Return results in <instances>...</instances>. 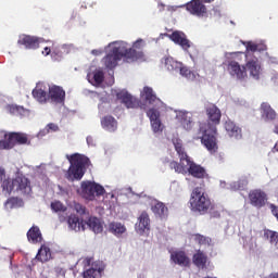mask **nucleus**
Here are the masks:
<instances>
[{
  "label": "nucleus",
  "instance_id": "1",
  "mask_svg": "<svg viewBox=\"0 0 278 278\" xmlns=\"http://www.w3.org/2000/svg\"><path fill=\"white\" fill-rule=\"evenodd\" d=\"M207 116V123H200L199 126V136L195 137L197 140H201V143L210 153H216L218 151V136L217 125H220V118L223 113L220 109L214 103L207 102L204 106Z\"/></svg>",
  "mask_w": 278,
  "mask_h": 278
},
{
  "label": "nucleus",
  "instance_id": "2",
  "mask_svg": "<svg viewBox=\"0 0 278 278\" xmlns=\"http://www.w3.org/2000/svg\"><path fill=\"white\" fill-rule=\"evenodd\" d=\"M173 144L180 162L172 161L169 163V168L180 175H186V173H189V175L195 179H205V177H207L205 167L190 160V156H188V153H186V149H184L181 139H173Z\"/></svg>",
  "mask_w": 278,
  "mask_h": 278
},
{
  "label": "nucleus",
  "instance_id": "3",
  "mask_svg": "<svg viewBox=\"0 0 278 278\" xmlns=\"http://www.w3.org/2000/svg\"><path fill=\"white\" fill-rule=\"evenodd\" d=\"M110 47H113L111 52L102 59L104 66L110 71L116 68V66H118V62H121L123 58L126 62H138V60H144V52L127 49V46H125L124 42H113Z\"/></svg>",
  "mask_w": 278,
  "mask_h": 278
},
{
  "label": "nucleus",
  "instance_id": "4",
  "mask_svg": "<svg viewBox=\"0 0 278 278\" xmlns=\"http://www.w3.org/2000/svg\"><path fill=\"white\" fill-rule=\"evenodd\" d=\"M67 160L70 162V167L66 173V179L68 181H79L86 175V168L90 166V159L84 154L74 153L72 155H67Z\"/></svg>",
  "mask_w": 278,
  "mask_h": 278
},
{
  "label": "nucleus",
  "instance_id": "5",
  "mask_svg": "<svg viewBox=\"0 0 278 278\" xmlns=\"http://www.w3.org/2000/svg\"><path fill=\"white\" fill-rule=\"evenodd\" d=\"M13 190L21 192V194H29L31 192V182L25 176H16L14 179H5L2 182V192L12 194Z\"/></svg>",
  "mask_w": 278,
  "mask_h": 278
},
{
  "label": "nucleus",
  "instance_id": "6",
  "mask_svg": "<svg viewBox=\"0 0 278 278\" xmlns=\"http://www.w3.org/2000/svg\"><path fill=\"white\" fill-rule=\"evenodd\" d=\"M190 207L192 212L199 214H207L212 208V200L199 187L194 188L190 198Z\"/></svg>",
  "mask_w": 278,
  "mask_h": 278
},
{
  "label": "nucleus",
  "instance_id": "7",
  "mask_svg": "<svg viewBox=\"0 0 278 278\" xmlns=\"http://www.w3.org/2000/svg\"><path fill=\"white\" fill-rule=\"evenodd\" d=\"M81 194L87 201H94L96 197H103L105 194V188L97 182L83 181Z\"/></svg>",
  "mask_w": 278,
  "mask_h": 278
},
{
  "label": "nucleus",
  "instance_id": "8",
  "mask_svg": "<svg viewBox=\"0 0 278 278\" xmlns=\"http://www.w3.org/2000/svg\"><path fill=\"white\" fill-rule=\"evenodd\" d=\"M248 197L250 205L256 207V210H262V207H265L266 203H268V194H266L262 189L251 190Z\"/></svg>",
  "mask_w": 278,
  "mask_h": 278
},
{
  "label": "nucleus",
  "instance_id": "9",
  "mask_svg": "<svg viewBox=\"0 0 278 278\" xmlns=\"http://www.w3.org/2000/svg\"><path fill=\"white\" fill-rule=\"evenodd\" d=\"M116 99L121 101L127 110H137V108H140V99L131 96V93L126 90L118 91Z\"/></svg>",
  "mask_w": 278,
  "mask_h": 278
},
{
  "label": "nucleus",
  "instance_id": "10",
  "mask_svg": "<svg viewBox=\"0 0 278 278\" xmlns=\"http://www.w3.org/2000/svg\"><path fill=\"white\" fill-rule=\"evenodd\" d=\"M147 116L150 118L153 132L162 134L164 131V125L162 124V119H160V111L152 108L147 112Z\"/></svg>",
  "mask_w": 278,
  "mask_h": 278
},
{
  "label": "nucleus",
  "instance_id": "11",
  "mask_svg": "<svg viewBox=\"0 0 278 278\" xmlns=\"http://www.w3.org/2000/svg\"><path fill=\"white\" fill-rule=\"evenodd\" d=\"M135 228L137 233H140V236L144 235L146 231L151 230V217H149V213H147V211L140 213Z\"/></svg>",
  "mask_w": 278,
  "mask_h": 278
},
{
  "label": "nucleus",
  "instance_id": "12",
  "mask_svg": "<svg viewBox=\"0 0 278 278\" xmlns=\"http://www.w3.org/2000/svg\"><path fill=\"white\" fill-rule=\"evenodd\" d=\"M228 72L231 75V77H236L237 79H247V66L241 65L237 61H230L228 62Z\"/></svg>",
  "mask_w": 278,
  "mask_h": 278
},
{
  "label": "nucleus",
  "instance_id": "13",
  "mask_svg": "<svg viewBox=\"0 0 278 278\" xmlns=\"http://www.w3.org/2000/svg\"><path fill=\"white\" fill-rule=\"evenodd\" d=\"M48 99L52 101V103L64 104L66 101V91L60 86H52L49 88Z\"/></svg>",
  "mask_w": 278,
  "mask_h": 278
},
{
  "label": "nucleus",
  "instance_id": "14",
  "mask_svg": "<svg viewBox=\"0 0 278 278\" xmlns=\"http://www.w3.org/2000/svg\"><path fill=\"white\" fill-rule=\"evenodd\" d=\"M186 8L187 11L194 16H204L205 14H207V8H205V4H203L201 0L190 1L187 3Z\"/></svg>",
  "mask_w": 278,
  "mask_h": 278
},
{
  "label": "nucleus",
  "instance_id": "15",
  "mask_svg": "<svg viewBox=\"0 0 278 278\" xmlns=\"http://www.w3.org/2000/svg\"><path fill=\"white\" fill-rule=\"evenodd\" d=\"M168 38L169 40H172V42H175V45H179V47H181L184 51H188V49H190L191 47L190 40H188L186 34L179 30H176L173 34H170Z\"/></svg>",
  "mask_w": 278,
  "mask_h": 278
},
{
  "label": "nucleus",
  "instance_id": "16",
  "mask_svg": "<svg viewBox=\"0 0 278 278\" xmlns=\"http://www.w3.org/2000/svg\"><path fill=\"white\" fill-rule=\"evenodd\" d=\"M170 260L172 262H174V264H177L178 266H184L185 268H188L190 266V257H188V254H186L185 251L172 252Z\"/></svg>",
  "mask_w": 278,
  "mask_h": 278
},
{
  "label": "nucleus",
  "instance_id": "17",
  "mask_svg": "<svg viewBox=\"0 0 278 278\" xmlns=\"http://www.w3.org/2000/svg\"><path fill=\"white\" fill-rule=\"evenodd\" d=\"M224 127L229 138H235L236 140L242 138V128L236 125L231 119L226 121Z\"/></svg>",
  "mask_w": 278,
  "mask_h": 278
},
{
  "label": "nucleus",
  "instance_id": "18",
  "mask_svg": "<svg viewBox=\"0 0 278 278\" xmlns=\"http://www.w3.org/2000/svg\"><path fill=\"white\" fill-rule=\"evenodd\" d=\"M207 254L202 250H197L192 256V263L197 266V268L205 270V268H207Z\"/></svg>",
  "mask_w": 278,
  "mask_h": 278
},
{
  "label": "nucleus",
  "instance_id": "19",
  "mask_svg": "<svg viewBox=\"0 0 278 278\" xmlns=\"http://www.w3.org/2000/svg\"><path fill=\"white\" fill-rule=\"evenodd\" d=\"M67 225L74 231H86V220L79 219V217L75 214L68 216Z\"/></svg>",
  "mask_w": 278,
  "mask_h": 278
},
{
  "label": "nucleus",
  "instance_id": "20",
  "mask_svg": "<svg viewBox=\"0 0 278 278\" xmlns=\"http://www.w3.org/2000/svg\"><path fill=\"white\" fill-rule=\"evenodd\" d=\"M17 45H22L25 47V49H38L40 47V42L38 41V38L31 37L29 35H23L17 40Z\"/></svg>",
  "mask_w": 278,
  "mask_h": 278
},
{
  "label": "nucleus",
  "instance_id": "21",
  "mask_svg": "<svg viewBox=\"0 0 278 278\" xmlns=\"http://www.w3.org/2000/svg\"><path fill=\"white\" fill-rule=\"evenodd\" d=\"M26 236L28 242L31 244H38L39 242H42V232L38 226H31Z\"/></svg>",
  "mask_w": 278,
  "mask_h": 278
},
{
  "label": "nucleus",
  "instance_id": "22",
  "mask_svg": "<svg viewBox=\"0 0 278 278\" xmlns=\"http://www.w3.org/2000/svg\"><path fill=\"white\" fill-rule=\"evenodd\" d=\"M245 66L250 72L251 77H254V79H260V71L262 66H260V61L257 60V58L248 61Z\"/></svg>",
  "mask_w": 278,
  "mask_h": 278
},
{
  "label": "nucleus",
  "instance_id": "23",
  "mask_svg": "<svg viewBox=\"0 0 278 278\" xmlns=\"http://www.w3.org/2000/svg\"><path fill=\"white\" fill-rule=\"evenodd\" d=\"M10 140L13 142V144H31V141H29V137H27V134L24 132H10Z\"/></svg>",
  "mask_w": 278,
  "mask_h": 278
},
{
  "label": "nucleus",
  "instance_id": "24",
  "mask_svg": "<svg viewBox=\"0 0 278 278\" xmlns=\"http://www.w3.org/2000/svg\"><path fill=\"white\" fill-rule=\"evenodd\" d=\"M262 117L266 121H275L277 118V112L267 102L261 104Z\"/></svg>",
  "mask_w": 278,
  "mask_h": 278
},
{
  "label": "nucleus",
  "instance_id": "25",
  "mask_svg": "<svg viewBox=\"0 0 278 278\" xmlns=\"http://www.w3.org/2000/svg\"><path fill=\"white\" fill-rule=\"evenodd\" d=\"M151 210L157 218H166L168 216V207L164 202H156Z\"/></svg>",
  "mask_w": 278,
  "mask_h": 278
},
{
  "label": "nucleus",
  "instance_id": "26",
  "mask_svg": "<svg viewBox=\"0 0 278 278\" xmlns=\"http://www.w3.org/2000/svg\"><path fill=\"white\" fill-rule=\"evenodd\" d=\"M101 125L106 131H114L118 127V122L112 115H106L101 119Z\"/></svg>",
  "mask_w": 278,
  "mask_h": 278
},
{
  "label": "nucleus",
  "instance_id": "27",
  "mask_svg": "<svg viewBox=\"0 0 278 278\" xmlns=\"http://www.w3.org/2000/svg\"><path fill=\"white\" fill-rule=\"evenodd\" d=\"M141 97H144V100L148 101L150 105H154V103H160V99L157 98L155 92H153V88L151 87H144L141 92Z\"/></svg>",
  "mask_w": 278,
  "mask_h": 278
},
{
  "label": "nucleus",
  "instance_id": "28",
  "mask_svg": "<svg viewBox=\"0 0 278 278\" xmlns=\"http://www.w3.org/2000/svg\"><path fill=\"white\" fill-rule=\"evenodd\" d=\"M109 231L113 233V236L121 238V236L127 231V227L118 222H112L109 224Z\"/></svg>",
  "mask_w": 278,
  "mask_h": 278
},
{
  "label": "nucleus",
  "instance_id": "29",
  "mask_svg": "<svg viewBox=\"0 0 278 278\" xmlns=\"http://www.w3.org/2000/svg\"><path fill=\"white\" fill-rule=\"evenodd\" d=\"M86 227H89L93 233H101L103 231V225L97 217H89L86 222Z\"/></svg>",
  "mask_w": 278,
  "mask_h": 278
},
{
  "label": "nucleus",
  "instance_id": "30",
  "mask_svg": "<svg viewBox=\"0 0 278 278\" xmlns=\"http://www.w3.org/2000/svg\"><path fill=\"white\" fill-rule=\"evenodd\" d=\"M180 123L184 127V129H186L187 131H190V129H192V127H194V122L192 121V114L190 113H182L180 115Z\"/></svg>",
  "mask_w": 278,
  "mask_h": 278
},
{
  "label": "nucleus",
  "instance_id": "31",
  "mask_svg": "<svg viewBox=\"0 0 278 278\" xmlns=\"http://www.w3.org/2000/svg\"><path fill=\"white\" fill-rule=\"evenodd\" d=\"M36 260L42 263L49 262L51 260V249H49L46 245H42L36 255Z\"/></svg>",
  "mask_w": 278,
  "mask_h": 278
},
{
  "label": "nucleus",
  "instance_id": "32",
  "mask_svg": "<svg viewBox=\"0 0 278 278\" xmlns=\"http://www.w3.org/2000/svg\"><path fill=\"white\" fill-rule=\"evenodd\" d=\"M164 64H165V68H167V71H176V73L181 67V62H178L170 56L164 59Z\"/></svg>",
  "mask_w": 278,
  "mask_h": 278
},
{
  "label": "nucleus",
  "instance_id": "33",
  "mask_svg": "<svg viewBox=\"0 0 278 278\" xmlns=\"http://www.w3.org/2000/svg\"><path fill=\"white\" fill-rule=\"evenodd\" d=\"M192 238L200 247H210L212 244V238L205 237L201 233H195L192 236Z\"/></svg>",
  "mask_w": 278,
  "mask_h": 278
},
{
  "label": "nucleus",
  "instance_id": "34",
  "mask_svg": "<svg viewBox=\"0 0 278 278\" xmlns=\"http://www.w3.org/2000/svg\"><path fill=\"white\" fill-rule=\"evenodd\" d=\"M33 97L36 99L39 103H46L47 99H49V96H47V91L40 88H35L33 90Z\"/></svg>",
  "mask_w": 278,
  "mask_h": 278
},
{
  "label": "nucleus",
  "instance_id": "35",
  "mask_svg": "<svg viewBox=\"0 0 278 278\" xmlns=\"http://www.w3.org/2000/svg\"><path fill=\"white\" fill-rule=\"evenodd\" d=\"M84 278H101V269L89 268L83 273Z\"/></svg>",
  "mask_w": 278,
  "mask_h": 278
},
{
  "label": "nucleus",
  "instance_id": "36",
  "mask_svg": "<svg viewBox=\"0 0 278 278\" xmlns=\"http://www.w3.org/2000/svg\"><path fill=\"white\" fill-rule=\"evenodd\" d=\"M10 149H14V142H12V140H10V135L8 137L7 140H0V150H10Z\"/></svg>",
  "mask_w": 278,
  "mask_h": 278
},
{
  "label": "nucleus",
  "instance_id": "37",
  "mask_svg": "<svg viewBox=\"0 0 278 278\" xmlns=\"http://www.w3.org/2000/svg\"><path fill=\"white\" fill-rule=\"evenodd\" d=\"M177 73H180V75L182 77H191V75H192V71H190V68H188V66H185L184 63H180V67H178Z\"/></svg>",
  "mask_w": 278,
  "mask_h": 278
},
{
  "label": "nucleus",
  "instance_id": "38",
  "mask_svg": "<svg viewBox=\"0 0 278 278\" xmlns=\"http://www.w3.org/2000/svg\"><path fill=\"white\" fill-rule=\"evenodd\" d=\"M51 210L53 212H66V206L60 201H54L51 203Z\"/></svg>",
  "mask_w": 278,
  "mask_h": 278
},
{
  "label": "nucleus",
  "instance_id": "39",
  "mask_svg": "<svg viewBox=\"0 0 278 278\" xmlns=\"http://www.w3.org/2000/svg\"><path fill=\"white\" fill-rule=\"evenodd\" d=\"M74 210L79 214L80 216H86L88 214V208L84 206V204L80 203H75L74 204Z\"/></svg>",
  "mask_w": 278,
  "mask_h": 278
},
{
  "label": "nucleus",
  "instance_id": "40",
  "mask_svg": "<svg viewBox=\"0 0 278 278\" xmlns=\"http://www.w3.org/2000/svg\"><path fill=\"white\" fill-rule=\"evenodd\" d=\"M103 79H105V75L103 74V72L98 71L93 74V80L96 81V84H103Z\"/></svg>",
  "mask_w": 278,
  "mask_h": 278
},
{
  "label": "nucleus",
  "instance_id": "41",
  "mask_svg": "<svg viewBox=\"0 0 278 278\" xmlns=\"http://www.w3.org/2000/svg\"><path fill=\"white\" fill-rule=\"evenodd\" d=\"M223 212V208L217 210L214 206H211V218H220V213Z\"/></svg>",
  "mask_w": 278,
  "mask_h": 278
},
{
  "label": "nucleus",
  "instance_id": "42",
  "mask_svg": "<svg viewBox=\"0 0 278 278\" xmlns=\"http://www.w3.org/2000/svg\"><path fill=\"white\" fill-rule=\"evenodd\" d=\"M18 105L16 104H11L9 105V112L10 114H13L14 116H18Z\"/></svg>",
  "mask_w": 278,
  "mask_h": 278
},
{
  "label": "nucleus",
  "instance_id": "43",
  "mask_svg": "<svg viewBox=\"0 0 278 278\" xmlns=\"http://www.w3.org/2000/svg\"><path fill=\"white\" fill-rule=\"evenodd\" d=\"M142 39H138L137 41L134 42L132 48L128 49H134V51H138L137 49H142Z\"/></svg>",
  "mask_w": 278,
  "mask_h": 278
},
{
  "label": "nucleus",
  "instance_id": "44",
  "mask_svg": "<svg viewBox=\"0 0 278 278\" xmlns=\"http://www.w3.org/2000/svg\"><path fill=\"white\" fill-rule=\"evenodd\" d=\"M257 45L253 43V42H248L247 45V51H252V53H255V51H257Z\"/></svg>",
  "mask_w": 278,
  "mask_h": 278
},
{
  "label": "nucleus",
  "instance_id": "45",
  "mask_svg": "<svg viewBox=\"0 0 278 278\" xmlns=\"http://www.w3.org/2000/svg\"><path fill=\"white\" fill-rule=\"evenodd\" d=\"M5 179H10L5 177V169L0 167V185L3 186V182L5 181Z\"/></svg>",
  "mask_w": 278,
  "mask_h": 278
},
{
  "label": "nucleus",
  "instance_id": "46",
  "mask_svg": "<svg viewBox=\"0 0 278 278\" xmlns=\"http://www.w3.org/2000/svg\"><path fill=\"white\" fill-rule=\"evenodd\" d=\"M55 275H56V277H66V271L61 267H56Z\"/></svg>",
  "mask_w": 278,
  "mask_h": 278
},
{
  "label": "nucleus",
  "instance_id": "47",
  "mask_svg": "<svg viewBox=\"0 0 278 278\" xmlns=\"http://www.w3.org/2000/svg\"><path fill=\"white\" fill-rule=\"evenodd\" d=\"M48 129H50L51 131H58L60 127L53 123H50L48 124Z\"/></svg>",
  "mask_w": 278,
  "mask_h": 278
},
{
  "label": "nucleus",
  "instance_id": "48",
  "mask_svg": "<svg viewBox=\"0 0 278 278\" xmlns=\"http://www.w3.org/2000/svg\"><path fill=\"white\" fill-rule=\"evenodd\" d=\"M25 114V108L18 106L17 116H23Z\"/></svg>",
  "mask_w": 278,
  "mask_h": 278
},
{
  "label": "nucleus",
  "instance_id": "49",
  "mask_svg": "<svg viewBox=\"0 0 278 278\" xmlns=\"http://www.w3.org/2000/svg\"><path fill=\"white\" fill-rule=\"evenodd\" d=\"M51 53V48L46 47L42 51V55H49Z\"/></svg>",
  "mask_w": 278,
  "mask_h": 278
},
{
  "label": "nucleus",
  "instance_id": "50",
  "mask_svg": "<svg viewBox=\"0 0 278 278\" xmlns=\"http://www.w3.org/2000/svg\"><path fill=\"white\" fill-rule=\"evenodd\" d=\"M265 278H278V273L277 271H274L271 274H269L267 277Z\"/></svg>",
  "mask_w": 278,
  "mask_h": 278
},
{
  "label": "nucleus",
  "instance_id": "51",
  "mask_svg": "<svg viewBox=\"0 0 278 278\" xmlns=\"http://www.w3.org/2000/svg\"><path fill=\"white\" fill-rule=\"evenodd\" d=\"M274 134H277V135H278V122L275 124Z\"/></svg>",
  "mask_w": 278,
  "mask_h": 278
},
{
  "label": "nucleus",
  "instance_id": "52",
  "mask_svg": "<svg viewBox=\"0 0 278 278\" xmlns=\"http://www.w3.org/2000/svg\"><path fill=\"white\" fill-rule=\"evenodd\" d=\"M92 53H93V55H99V53H101V52H99L98 50H92Z\"/></svg>",
  "mask_w": 278,
  "mask_h": 278
},
{
  "label": "nucleus",
  "instance_id": "53",
  "mask_svg": "<svg viewBox=\"0 0 278 278\" xmlns=\"http://www.w3.org/2000/svg\"><path fill=\"white\" fill-rule=\"evenodd\" d=\"M90 140H92V137H87L88 144H90Z\"/></svg>",
  "mask_w": 278,
  "mask_h": 278
},
{
  "label": "nucleus",
  "instance_id": "54",
  "mask_svg": "<svg viewBox=\"0 0 278 278\" xmlns=\"http://www.w3.org/2000/svg\"><path fill=\"white\" fill-rule=\"evenodd\" d=\"M274 149L277 151L278 153V142L275 144Z\"/></svg>",
  "mask_w": 278,
  "mask_h": 278
}]
</instances>
